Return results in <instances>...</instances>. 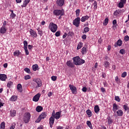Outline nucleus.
Here are the masks:
<instances>
[{
	"label": "nucleus",
	"mask_w": 129,
	"mask_h": 129,
	"mask_svg": "<svg viewBox=\"0 0 129 129\" xmlns=\"http://www.w3.org/2000/svg\"><path fill=\"white\" fill-rule=\"evenodd\" d=\"M82 47H83V43H82V42H80L78 44L77 50H80V49H81Z\"/></svg>",
	"instance_id": "a878e982"
},
{
	"label": "nucleus",
	"mask_w": 129,
	"mask_h": 129,
	"mask_svg": "<svg viewBox=\"0 0 129 129\" xmlns=\"http://www.w3.org/2000/svg\"><path fill=\"white\" fill-rule=\"evenodd\" d=\"M40 97H41V94L40 93H38L33 97L32 100L35 102H37V101H39Z\"/></svg>",
	"instance_id": "4468645a"
},
{
	"label": "nucleus",
	"mask_w": 129,
	"mask_h": 129,
	"mask_svg": "<svg viewBox=\"0 0 129 129\" xmlns=\"http://www.w3.org/2000/svg\"><path fill=\"white\" fill-rule=\"evenodd\" d=\"M64 0H57L56 1V4H57L58 6H59V7H62L63 5H64Z\"/></svg>",
	"instance_id": "aec40b11"
},
{
	"label": "nucleus",
	"mask_w": 129,
	"mask_h": 129,
	"mask_svg": "<svg viewBox=\"0 0 129 129\" xmlns=\"http://www.w3.org/2000/svg\"><path fill=\"white\" fill-rule=\"evenodd\" d=\"M80 14V10L78 9L76 11V17H79V14Z\"/></svg>",
	"instance_id": "c03bdc74"
},
{
	"label": "nucleus",
	"mask_w": 129,
	"mask_h": 129,
	"mask_svg": "<svg viewBox=\"0 0 129 129\" xmlns=\"http://www.w3.org/2000/svg\"><path fill=\"white\" fill-rule=\"evenodd\" d=\"M73 25L75 26L77 28H78L80 26V18L77 17L73 21Z\"/></svg>",
	"instance_id": "0eeeda50"
},
{
	"label": "nucleus",
	"mask_w": 129,
	"mask_h": 129,
	"mask_svg": "<svg viewBox=\"0 0 129 129\" xmlns=\"http://www.w3.org/2000/svg\"><path fill=\"white\" fill-rule=\"evenodd\" d=\"M2 106H4V104L3 103L2 100H0V107H2Z\"/></svg>",
	"instance_id": "0e129e2a"
},
{
	"label": "nucleus",
	"mask_w": 129,
	"mask_h": 129,
	"mask_svg": "<svg viewBox=\"0 0 129 129\" xmlns=\"http://www.w3.org/2000/svg\"><path fill=\"white\" fill-rule=\"evenodd\" d=\"M70 89L71 90L73 94H77V88L74 85H69Z\"/></svg>",
	"instance_id": "1a4fd4ad"
},
{
	"label": "nucleus",
	"mask_w": 129,
	"mask_h": 129,
	"mask_svg": "<svg viewBox=\"0 0 129 129\" xmlns=\"http://www.w3.org/2000/svg\"><path fill=\"white\" fill-rule=\"evenodd\" d=\"M25 80H29V79H31V76L29 75H27L24 77Z\"/></svg>",
	"instance_id": "de8ad7c7"
},
{
	"label": "nucleus",
	"mask_w": 129,
	"mask_h": 129,
	"mask_svg": "<svg viewBox=\"0 0 129 129\" xmlns=\"http://www.w3.org/2000/svg\"><path fill=\"white\" fill-rule=\"evenodd\" d=\"M10 17V19H14L16 17V14L11 13Z\"/></svg>",
	"instance_id": "8fccbe9b"
},
{
	"label": "nucleus",
	"mask_w": 129,
	"mask_h": 129,
	"mask_svg": "<svg viewBox=\"0 0 129 129\" xmlns=\"http://www.w3.org/2000/svg\"><path fill=\"white\" fill-rule=\"evenodd\" d=\"M104 66L105 68H108V67H109V62L106 61H104Z\"/></svg>",
	"instance_id": "f704fd0d"
},
{
	"label": "nucleus",
	"mask_w": 129,
	"mask_h": 129,
	"mask_svg": "<svg viewBox=\"0 0 129 129\" xmlns=\"http://www.w3.org/2000/svg\"><path fill=\"white\" fill-rule=\"evenodd\" d=\"M88 19H89V16L87 15V16L82 17L81 19V22H85V21H87Z\"/></svg>",
	"instance_id": "b1692460"
},
{
	"label": "nucleus",
	"mask_w": 129,
	"mask_h": 129,
	"mask_svg": "<svg viewBox=\"0 0 129 129\" xmlns=\"http://www.w3.org/2000/svg\"><path fill=\"white\" fill-rule=\"evenodd\" d=\"M86 113L88 115L89 117H91L92 116V112H91V110L89 109L87 110Z\"/></svg>",
	"instance_id": "473e14b6"
},
{
	"label": "nucleus",
	"mask_w": 129,
	"mask_h": 129,
	"mask_svg": "<svg viewBox=\"0 0 129 129\" xmlns=\"http://www.w3.org/2000/svg\"><path fill=\"white\" fill-rule=\"evenodd\" d=\"M29 2L25 0L23 2V4L21 6L22 8H26V7H27V6H28V4H29Z\"/></svg>",
	"instance_id": "c756f323"
},
{
	"label": "nucleus",
	"mask_w": 129,
	"mask_h": 129,
	"mask_svg": "<svg viewBox=\"0 0 129 129\" xmlns=\"http://www.w3.org/2000/svg\"><path fill=\"white\" fill-rule=\"evenodd\" d=\"M38 32V34L39 35H40V36L41 37V36H43V31H42V30H39Z\"/></svg>",
	"instance_id": "4d7b16f0"
},
{
	"label": "nucleus",
	"mask_w": 129,
	"mask_h": 129,
	"mask_svg": "<svg viewBox=\"0 0 129 129\" xmlns=\"http://www.w3.org/2000/svg\"><path fill=\"white\" fill-rule=\"evenodd\" d=\"M102 77L103 78H105V77H106V74H105L104 73H103L102 74Z\"/></svg>",
	"instance_id": "052dcab7"
},
{
	"label": "nucleus",
	"mask_w": 129,
	"mask_h": 129,
	"mask_svg": "<svg viewBox=\"0 0 129 129\" xmlns=\"http://www.w3.org/2000/svg\"><path fill=\"white\" fill-rule=\"evenodd\" d=\"M61 35V31H57L55 34V36H56V37H59V36Z\"/></svg>",
	"instance_id": "a18cd8bd"
},
{
	"label": "nucleus",
	"mask_w": 129,
	"mask_h": 129,
	"mask_svg": "<svg viewBox=\"0 0 129 129\" xmlns=\"http://www.w3.org/2000/svg\"><path fill=\"white\" fill-rule=\"evenodd\" d=\"M87 51H86V47H84L82 48V53L83 55H84V54H86L87 53Z\"/></svg>",
	"instance_id": "4c0bfd02"
},
{
	"label": "nucleus",
	"mask_w": 129,
	"mask_h": 129,
	"mask_svg": "<svg viewBox=\"0 0 129 129\" xmlns=\"http://www.w3.org/2000/svg\"><path fill=\"white\" fill-rule=\"evenodd\" d=\"M48 29L52 33H55V32H57V30L58 29V26H57L56 24H54V23L51 22V23H50L48 25Z\"/></svg>",
	"instance_id": "f03ea898"
},
{
	"label": "nucleus",
	"mask_w": 129,
	"mask_h": 129,
	"mask_svg": "<svg viewBox=\"0 0 129 129\" xmlns=\"http://www.w3.org/2000/svg\"><path fill=\"white\" fill-rule=\"evenodd\" d=\"M53 15L54 16H64V10H54L53 11Z\"/></svg>",
	"instance_id": "20e7f679"
},
{
	"label": "nucleus",
	"mask_w": 129,
	"mask_h": 129,
	"mask_svg": "<svg viewBox=\"0 0 129 129\" xmlns=\"http://www.w3.org/2000/svg\"><path fill=\"white\" fill-rule=\"evenodd\" d=\"M17 115V111L16 110H11L10 111V116H12V117H15Z\"/></svg>",
	"instance_id": "a211bd4d"
},
{
	"label": "nucleus",
	"mask_w": 129,
	"mask_h": 129,
	"mask_svg": "<svg viewBox=\"0 0 129 129\" xmlns=\"http://www.w3.org/2000/svg\"><path fill=\"white\" fill-rule=\"evenodd\" d=\"M56 129H64V127L61 126H58L56 127Z\"/></svg>",
	"instance_id": "680f3d73"
},
{
	"label": "nucleus",
	"mask_w": 129,
	"mask_h": 129,
	"mask_svg": "<svg viewBox=\"0 0 129 129\" xmlns=\"http://www.w3.org/2000/svg\"><path fill=\"white\" fill-rule=\"evenodd\" d=\"M6 128V123L2 122L1 124V129H5Z\"/></svg>",
	"instance_id": "e433bc0d"
},
{
	"label": "nucleus",
	"mask_w": 129,
	"mask_h": 129,
	"mask_svg": "<svg viewBox=\"0 0 129 129\" xmlns=\"http://www.w3.org/2000/svg\"><path fill=\"white\" fill-rule=\"evenodd\" d=\"M7 32V28L6 26H2L0 29L1 34H5Z\"/></svg>",
	"instance_id": "6ab92c4d"
},
{
	"label": "nucleus",
	"mask_w": 129,
	"mask_h": 129,
	"mask_svg": "<svg viewBox=\"0 0 129 129\" xmlns=\"http://www.w3.org/2000/svg\"><path fill=\"white\" fill-rule=\"evenodd\" d=\"M116 23H117V21H116V20H114L113 21H112V24L113 25H116Z\"/></svg>",
	"instance_id": "e2e57ef3"
},
{
	"label": "nucleus",
	"mask_w": 129,
	"mask_h": 129,
	"mask_svg": "<svg viewBox=\"0 0 129 129\" xmlns=\"http://www.w3.org/2000/svg\"><path fill=\"white\" fill-rule=\"evenodd\" d=\"M61 113H62V111H58L55 113V111H53L51 114V115H54V118L55 119H59L61 117Z\"/></svg>",
	"instance_id": "423d86ee"
},
{
	"label": "nucleus",
	"mask_w": 129,
	"mask_h": 129,
	"mask_svg": "<svg viewBox=\"0 0 129 129\" xmlns=\"http://www.w3.org/2000/svg\"><path fill=\"white\" fill-rule=\"evenodd\" d=\"M39 68V66H38L37 64H33L32 66V69L33 71H37Z\"/></svg>",
	"instance_id": "cd10ccee"
},
{
	"label": "nucleus",
	"mask_w": 129,
	"mask_h": 129,
	"mask_svg": "<svg viewBox=\"0 0 129 129\" xmlns=\"http://www.w3.org/2000/svg\"><path fill=\"white\" fill-rule=\"evenodd\" d=\"M115 80L116 82H118V81L119 80V79H118V77L116 76L115 78Z\"/></svg>",
	"instance_id": "338daca9"
},
{
	"label": "nucleus",
	"mask_w": 129,
	"mask_h": 129,
	"mask_svg": "<svg viewBox=\"0 0 129 129\" xmlns=\"http://www.w3.org/2000/svg\"><path fill=\"white\" fill-rule=\"evenodd\" d=\"M74 63L75 65H82L85 63V60L83 59H82L79 56H76L73 58Z\"/></svg>",
	"instance_id": "f257e3e1"
},
{
	"label": "nucleus",
	"mask_w": 129,
	"mask_h": 129,
	"mask_svg": "<svg viewBox=\"0 0 129 129\" xmlns=\"http://www.w3.org/2000/svg\"><path fill=\"white\" fill-rule=\"evenodd\" d=\"M36 110L37 111V112H41V111L43 110V107L41 106H38L36 107Z\"/></svg>",
	"instance_id": "c85d7f7f"
},
{
	"label": "nucleus",
	"mask_w": 129,
	"mask_h": 129,
	"mask_svg": "<svg viewBox=\"0 0 129 129\" xmlns=\"http://www.w3.org/2000/svg\"><path fill=\"white\" fill-rule=\"evenodd\" d=\"M90 30V29L89 28V27H85L83 32V34H84V33H88V32H89Z\"/></svg>",
	"instance_id": "a19ab883"
},
{
	"label": "nucleus",
	"mask_w": 129,
	"mask_h": 129,
	"mask_svg": "<svg viewBox=\"0 0 129 129\" xmlns=\"http://www.w3.org/2000/svg\"><path fill=\"white\" fill-rule=\"evenodd\" d=\"M15 127H16V126H15V125H12L10 127V129H15Z\"/></svg>",
	"instance_id": "774afa93"
},
{
	"label": "nucleus",
	"mask_w": 129,
	"mask_h": 129,
	"mask_svg": "<svg viewBox=\"0 0 129 129\" xmlns=\"http://www.w3.org/2000/svg\"><path fill=\"white\" fill-rule=\"evenodd\" d=\"M29 33L30 34L31 37H32L33 38H37V37L38 36L37 32H36V31H35L33 29H30L29 30Z\"/></svg>",
	"instance_id": "ddd939ff"
},
{
	"label": "nucleus",
	"mask_w": 129,
	"mask_h": 129,
	"mask_svg": "<svg viewBox=\"0 0 129 129\" xmlns=\"http://www.w3.org/2000/svg\"><path fill=\"white\" fill-rule=\"evenodd\" d=\"M20 54H21V52L19 50H16L14 52V56H16L17 57L20 56Z\"/></svg>",
	"instance_id": "c9c22d12"
},
{
	"label": "nucleus",
	"mask_w": 129,
	"mask_h": 129,
	"mask_svg": "<svg viewBox=\"0 0 129 129\" xmlns=\"http://www.w3.org/2000/svg\"><path fill=\"white\" fill-rule=\"evenodd\" d=\"M116 113L118 116H122V115H123V111H122V110L121 109H118L116 111Z\"/></svg>",
	"instance_id": "4be33fe9"
},
{
	"label": "nucleus",
	"mask_w": 129,
	"mask_h": 129,
	"mask_svg": "<svg viewBox=\"0 0 129 129\" xmlns=\"http://www.w3.org/2000/svg\"><path fill=\"white\" fill-rule=\"evenodd\" d=\"M104 26H107V24H108V18H106L103 23Z\"/></svg>",
	"instance_id": "58836bf2"
},
{
	"label": "nucleus",
	"mask_w": 129,
	"mask_h": 129,
	"mask_svg": "<svg viewBox=\"0 0 129 129\" xmlns=\"http://www.w3.org/2000/svg\"><path fill=\"white\" fill-rule=\"evenodd\" d=\"M30 119H31V114L29 112L25 113L23 117L24 122L28 123L30 121Z\"/></svg>",
	"instance_id": "7ed1b4c3"
},
{
	"label": "nucleus",
	"mask_w": 129,
	"mask_h": 129,
	"mask_svg": "<svg viewBox=\"0 0 129 129\" xmlns=\"http://www.w3.org/2000/svg\"><path fill=\"white\" fill-rule=\"evenodd\" d=\"M23 44H24V49L25 50L26 55H29V50H28V41H27L26 40H24Z\"/></svg>",
	"instance_id": "9d476101"
},
{
	"label": "nucleus",
	"mask_w": 129,
	"mask_h": 129,
	"mask_svg": "<svg viewBox=\"0 0 129 129\" xmlns=\"http://www.w3.org/2000/svg\"><path fill=\"white\" fill-rule=\"evenodd\" d=\"M116 44H117V46L120 47L121 45H122V41H121V40L120 39L118 40L117 41Z\"/></svg>",
	"instance_id": "72a5a7b5"
},
{
	"label": "nucleus",
	"mask_w": 129,
	"mask_h": 129,
	"mask_svg": "<svg viewBox=\"0 0 129 129\" xmlns=\"http://www.w3.org/2000/svg\"><path fill=\"white\" fill-rule=\"evenodd\" d=\"M119 53H120V54L123 55V54H125V50H124L123 49H121L120 50Z\"/></svg>",
	"instance_id": "09e8293b"
},
{
	"label": "nucleus",
	"mask_w": 129,
	"mask_h": 129,
	"mask_svg": "<svg viewBox=\"0 0 129 129\" xmlns=\"http://www.w3.org/2000/svg\"><path fill=\"white\" fill-rule=\"evenodd\" d=\"M122 12H124V10L123 9H118L116 10L113 13V15L115 17H119V16H120V15H121V13H122Z\"/></svg>",
	"instance_id": "6e6552de"
},
{
	"label": "nucleus",
	"mask_w": 129,
	"mask_h": 129,
	"mask_svg": "<svg viewBox=\"0 0 129 129\" xmlns=\"http://www.w3.org/2000/svg\"><path fill=\"white\" fill-rule=\"evenodd\" d=\"M92 6H94V11H96V10H97V2L94 1V3L92 5Z\"/></svg>",
	"instance_id": "2f4dec72"
},
{
	"label": "nucleus",
	"mask_w": 129,
	"mask_h": 129,
	"mask_svg": "<svg viewBox=\"0 0 129 129\" xmlns=\"http://www.w3.org/2000/svg\"><path fill=\"white\" fill-rule=\"evenodd\" d=\"M7 78H8L7 75L5 74H0V80L2 81H6Z\"/></svg>",
	"instance_id": "f3484780"
},
{
	"label": "nucleus",
	"mask_w": 129,
	"mask_h": 129,
	"mask_svg": "<svg viewBox=\"0 0 129 129\" xmlns=\"http://www.w3.org/2000/svg\"><path fill=\"white\" fill-rule=\"evenodd\" d=\"M86 123L88 126H89V127H90V129H93V128L92 127V124L91 123V122L90 121H87Z\"/></svg>",
	"instance_id": "7c9ffc66"
},
{
	"label": "nucleus",
	"mask_w": 129,
	"mask_h": 129,
	"mask_svg": "<svg viewBox=\"0 0 129 129\" xmlns=\"http://www.w3.org/2000/svg\"><path fill=\"white\" fill-rule=\"evenodd\" d=\"M52 95H53V93H52V92H49L47 94V96H48V97H51Z\"/></svg>",
	"instance_id": "13d9d810"
},
{
	"label": "nucleus",
	"mask_w": 129,
	"mask_h": 129,
	"mask_svg": "<svg viewBox=\"0 0 129 129\" xmlns=\"http://www.w3.org/2000/svg\"><path fill=\"white\" fill-rule=\"evenodd\" d=\"M87 36L86 35L84 34L83 35V36H82V38L83 39V40H85L86 39Z\"/></svg>",
	"instance_id": "bf43d9fd"
},
{
	"label": "nucleus",
	"mask_w": 129,
	"mask_h": 129,
	"mask_svg": "<svg viewBox=\"0 0 129 129\" xmlns=\"http://www.w3.org/2000/svg\"><path fill=\"white\" fill-rule=\"evenodd\" d=\"M51 80H52V81H56V80H57V77L52 76L51 77Z\"/></svg>",
	"instance_id": "603ef678"
},
{
	"label": "nucleus",
	"mask_w": 129,
	"mask_h": 129,
	"mask_svg": "<svg viewBox=\"0 0 129 129\" xmlns=\"http://www.w3.org/2000/svg\"><path fill=\"white\" fill-rule=\"evenodd\" d=\"M24 71L26 72V73H28V74H31V70H30V69L28 68H25Z\"/></svg>",
	"instance_id": "ea45409f"
},
{
	"label": "nucleus",
	"mask_w": 129,
	"mask_h": 129,
	"mask_svg": "<svg viewBox=\"0 0 129 129\" xmlns=\"http://www.w3.org/2000/svg\"><path fill=\"white\" fill-rule=\"evenodd\" d=\"M33 81L36 82L37 84V86L36 87V88H38V87H41L42 86V81L40 79H34Z\"/></svg>",
	"instance_id": "f8f14e48"
},
{
	"label": "nucleus",
	"mask_w": 129,
	"mask_h": 129,
	"mask_svg": "<svg viewBox=\"0 0 129 129\" xmlns=\"http://www.w3.org/2000/svg\"><path fill=\"white\" fill-rule=\"evenodd\" d=\"M124 40L126 42H127V41L129 40V37H128V35L125 36L124 37Z\"/></svg>",
	"instance_id": "864d4df0"
},
{
	"label": "nucleus",
	"mask_w": 129,
	"mask_h": 129,
	"mask_svg": "<svg viewBox=\"0 0 129 129\" xmlns=\"http://www.w3.org/2000/svg\"><path fill=\"white\" fill-rule=\"evenodd\" d=\"M119 108V106L117 105V104L114 103L113 104L112 110L114 112H116L117 109Z\"/></svg>",
	"instance_id": "dca6fc26"
},
{
	"label": "nucleus",
	"mask_w": 129,
	"mask_h": 129,
	"mask_svg": "<svg viewBox=\"0 0 129 129\" xmlns=\"http://www.w3.org/2000/svg\"><path fill=\"white\" fill-rule=\"evenodd\" d=\"M47 116V113L43 112L39 116L38 118L36 120L35 122H40L42 119H44V118H46Z\"/></svg>",
	"instance_id": "39448f33"
},
{
	"label": "nucleus",
	"mask_w": 129,
	"mask_h": 129,
	"mask_svg": "<svg viewBox=\"0 0 129 129\" xmlns=\"http://www.w3.org/2000/svg\"><path fill=\"white\" fill-rule=\"evenodd\" d=\"M66 64L68 67H70V68H74V63L72 62V61L69 60L67 62Z\"/></svg>",
	"instance_id": "2eb2a0df"
},
{
	"label": "nucleus",
	"mask_w": 129,
	"mask_h": 129,
	"mask_svg": "<svg viewBox=\"0 0 129 129\" xmlns=\"http://www.w3.org/2000/svg\"><path fill=\"white\" fill-rule=\"evenodd\" d=\"M18 99V96L13 95L10 98V101H17Z\"/></svg>",
	"instance_id": "5701e85b"
},
{
	"label": "nucleus",
	"mask_w": 129,
	"mask_h": 129,
	"mask_svg": "<svg viewBox=\"0 0 129 129\" xmlns=\"http://www.w3.org/2000/svg\"><path fill=\"white\" fill-rule=\"evenodd\" d=\"M123 108L124 109L125 111L129 110V107L127 106V104L123 105Z\"/></svg>",
	"instance_id": "79ce46f5"
},
{
	"label": "nucleus",
	"mask_w": 129,
	"mask_h": 129,
	"mask_svg": "<svg viewBox=\"0 0 129 129\" xmlns=\"http://www.w3.org/2000/svg\"><path fill=\"white\" fill-rule=\"evenodd\" d=\"M127 75V74L126 73V72H124L123 73L121 74V77H122V78H124V77H125Z\"/></svg>",
	"instance_id": "3c124183"
},
{
	"label": "nucleus",
	"mask_w": 129,
	"mask_h": 129,
	"mask_svg": "<svg viewBox=\"0 0 129 129\" xmlns=\"http://www.w3.org/2000/svg\"><path fill=\"white\" fill-rule=\"evenodd\" d=\"M100 110V109L99 108V106L98 105H96L94 107V111L95 113L98 114L99 113V111Z\"/></svg>",
	"instance_id": "412c9836"
},
{
	"label": "nucleus",
	"mask_w": 129,
	"mask_h": 129,
	"mask_svg": "<svg viewBox=\"0 0 129 129\" xmlns=\"http://www.w3.org/2000/svg\"><path fill=\"white\" fill-rule=\"evenodd\" d=\"M115 100L116 101H117V102H120V98H119V96H115Z\"/></svg>",
	"instance_id": "37998d69"
},
{
	"label": "nucleus",
	"mask_w": 129,
	"mask_h": 129,
	"mask_svg": "<svg viewBox=\"0 0 129 129\" xmlns=\"http://www.w3.org/2000/svg\"><path fill=\"white\" fill-rule=\"evenodd\" d=\"M17 89L20 92H23V87L21 84H18L17 85Z\"/></svg>",
	"instance_id": "bb28decb"
},
{
	"label": "nucleus",
	"mask_w": 129,
	"mask_h": 129,
	"mask_svg": "<svg viewBox=\"0 0 129 129\" xmlns=\"http://www.w3.org/2000/svg\"><path fill=\"white\" fill-rule=\"evenodd\" d=\"M82 90L83 92H86V91H87V88H86V87H84L82 88Z\"/></svg>",
	"instance_id": "6e6d98bb"
},
{
	"label": "nucleus",
	"mask_w": 129,
	"mask_h": 129,
	"mask_svg": "<svg viewBox=\"0 0 129 129\" xmlns=\"http://www.w3.org/2000/svg\"><path fill=\"white\" fill-rule=\"evenodd\" d=\"M55 122V118H54V115H51L49 118V123H54Z\"/></svg>",
	"instance_id": "393cba45"
},
{
	"label": "nucleus",
	"mask_w": 129,
	"mask_h": 129,
	"mask_svg": "<svg viewBox=\"0 0 129 129\" xmlns=\"http://www.w3.org/2000/svg\"><path fill=\"white\" fill-rule=\"evenodd\" d=\"M12 85H13V82L11 81H9L7 84V87L10 88Z\"/></svg>",
	"instance_id": "49530a36"
},
{
	"label": "nucleus",
	"mask_w": 129,
	"mask_h": 129,
	"mask_svg": "<svg viewBox=\"0 0 129 129\" xmlns=\"http://www.w3.org/2000/svg\"><path fill=\"white\" fill-rule=\"evenodd\" d=\"M33 48V45H28V48L29 50H31V49Z\"/></svg>",
	"instance_id": "69168bd1"
},
{
	"label": "nucleus",
	"mask_w": 129,
	"mask_h": 129,
	"mask_svg": "<svg viewBox=\"0 0 129 129\" xmlns=\"http://www.w3.org/2000/svg\"><path fill=\"white\" fill-rule=\"evenodd\" d=\"M126 3V0H120V2L117 5L119 9H122L124 7V5Z\"/></svg>",
	"instance_id": "9b49d317"
},
{
	"label": "nucleus",
	"mask_w": 129,
	"mask_h": 129,
	"mask_svg": "<svg viewBox=\"0 0 129 129\" xmlns=\"http://www.w3.org/2000/svg\"><path fill=\"white\" fill-rule=\"evenodd\" d=\"M112 123V120L111 118L108 119V124H111Z\"/></svg>",
	"instance_id": "5fc2aeb1"
}]
</instances>
